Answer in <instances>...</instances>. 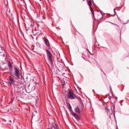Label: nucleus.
<instances>
[{"mask_svg":"<svg viewBox=\"0 0 129 129\" xmlns=\"http://www.w3.org/2000/svg\"><path fill=\"white\" fill-rule=\"evenodd\" d=\"M55 129H59V126H57V124H55Z\"/></svg>","mask_w":129,"mask_h":129,"instance_id":"obj_14","label":"nucleus"},{"mask_svg":"<svg viewBox=\"0 0 129 129\" xmlns=\"http://www.w3.org/2000/svg\"><path fill=\"white\" fill-rule=\"evenodd\" d=\"M88 6H89V7H91V6L92 5V3H91V1H89L88 2Z\"/></svg>","mask_w":129,"mask_h":129,"instance_id":"obj_9","label":"nucleus"},{"mask_svg":"<svg viewBox=\"0 0 129 129\" xmlns=\"http://www.w3.org/2000/svg\"><path fill=\"white\" fill-rule=\"evenodd\" d=\"M105 110H106V111L107 112H108V113H109L110 111H109V109H108V108L105 107Z\"/></svg>","mask_w":129,"mask_h":129,"instance_id":"obj_10","label":"nucleus"},{"mask_svg":"<svg viewBox=\"0 0 129 129\" xmlns=\"http://www.w3.org/2000/svg\"><path fill=\"white\" fill-rule=\"evenodd\" d=\"M68 105L69 106L70 109H72V107H71V105H70V104H69Z\"/></svg>","mask_w":129,"mask_h":129,"instance_id":"obj_13","label":"nucleus"},{"mask_svg":"<svg viewBox=\"0 0 129 129\" xmlns=\"http://www.w3.org/2000/svg\"><path fill=\"white\" fill-rule=\"evenodd\" d=\"M44 42L47 47H49L50 46V44L49 43V41L48 40V39H47V38H45L44 39Z\"/></svg>","mask_w":129,"mask_h":129,"instance_id":"obj_5","label":"nucleus"},{"mask_svg":"<svg viewBox=\"0 0 129 129\" xmlns=\"http://www.w3.org/2000/svg\"><path fill=\"white\" fill-rule=\"evenodd\" d=\"M90 10H91V13H92V15H93V16H94V12L93 11V9H92V8L91 7V6L90 7Z\"/></svg>","mask_w":129,"mask_h":129,"instance_id":"obj_8","label":"nucleus"},{"mask_svg":"<svg viewBox=\"0 0 129 129\" xmlns=\"http://www.w3.org/2000/svg\"><path fill=\"white\" fill-rule=\"evenodd\" d=\"M114 25H115V26H117V27H118V26L116 24H114Z\"/></svg>","mask_w":129,"mask_h":129,"instance_id":"obj_20","label":"nucleus"},{"mask_svg":"<svg viewBox=\"0 0 129 129\" xmlns=\"http://www.w3.org/2000/svg\"><path fill=\"white\" fill-rule=\"evenodd\" d=\"M12 64L10 63V62H9V68H12Z\"/></svg>","mask_w":129,"mask_h":129,"instance_id":"obj_15","label":"nucleus"},{"mask_svg":"<svg viewBox=\"0 0 129 129\" xmlns=\"http://www.w3.org/2000/svg\"><path fill=\"white\" fill-rule=\"evenodd\" d=\"M113 111H114V109L115 108V107L114 106H113Z\"/></svg>","mask_w":129,"mask_h":129,"instance_id":"obj_17","label":"nucleus"},{"mask_svg":"<svg viewBox=\"0 0 129 129\" xmlns=\"http://www.w3.org/2000/svg\"><path fill=\"white\" fill-rule=\"evenodd\" d=\"M99 16H101V17H102V15H101V14H100Z\"/></svg>","mask_w":129,"mask_h":129,"instance_id":"obj_19","label":"nucleus"},{"mask_svg":"<svg viewBox=\"0 0 129 129\" xmlns=\"http://www.w3.org/2000/svg\"><path fill=\"white\" fill-rule=\"evenodd\" d=\"M48 129H50V128H48Z\"/></svg>","mask_w":129,"mask_h":129,"instance_id":"obj_21","label":"nucleus"},{"mask_svg":"<svg viewBox=\"0 0 129 129\" xmlns=\"http://www.w3.org/2000/svg\"><path fill=\"white\" fill-rule=\"evenodd\" d=\"M31 28H33V27H34V23L31 22Z\"/></svg>","mask_w":129,"mask_h":129,"instance_id":"obj_12","label":"nucleus"},{"mask_svg":"<svg viewBox=\"0 0 129 129\" xmlns=\"http://www.w3.org/2000/svg\"><path fill=\"white\" fill-rule=\"evenodd\" d=\"M3 57H6V54H5V53L3 54Z\"/></svg>","mask_w":129,"mask_h":129,"instance_id":"obj_18","label":"nucleus"},{"mask_svg":"<svg viewBox=\"0 0 129 129\" xmlns=\"http://www.w3.org/2000/svg\"><path fill=\"white\" fill-rule=\"evenodd\" d=\"M72 114L73 116H74V117H75V118H76V119H77L78 120L80 119V118H79V116L77 115V114H75V113L73 112Z\"/></svg>","mask_w":129,"mask_h":129,"instance_id":"obj_6","label":"nucleus"},{"mask_svg":"<svg viewBox=\"0 0 129 129\" xmlns=\"http://www.w3.org/2000/svg\"><path fill=\"white\" fill-rule=\"evenodd\" d=\"M61 84L62 85H65V80H63L62 81H61Z\"/></svg>","mask_w":129,"mask_h":129,"instance_id":"obj_11","label":"nucleus"},{"mask_svg":"<svg viewBox=\"0 0 129 129\" xmlns=\"http://www.w3.org/2000/svg\"><path fill=\"white\" fill-rule=\"evenodd\" d=\"M75 111L77 112L78 113H80V109H79V107H77L75 108Z\"/></svg>","mask_w":129,"mask_h":129,"instance_id":"obj_7","label":"nucleus"},{"mask_svg":"<svg viewBox=\"0 0 129 129\" xmlns=\"http://www.w3.org/2000/svg\"><path fill=\"white\" fill-rule=\"evenodd\" d=\"M68 98L70 99H75L76 98V96L74 95V92L72 90L69 91Z\"/></svg>","mask_w":129,"mask_h":129,"instance_id":"obj_2","label":"nucleus"},{"mask_svg":"<svg viewBox=\"0 0 129 129\" xmlns=\"http://www.w3.org/2000/svg\"><path fill=\"white\" fill-rule=\"evenodd\" d=\"M114 119H115V120H116V118H115V113H114Z\"/></svg>","mask_w":129,"mask_h":129,"instance_id":"obj_16","label":"nucleus"},{"mask_svg":"<svg viewBox=\"0 0 129 129\" xmlns=\"http://www.w3.org/2000/svg\"><path fill=\"white\" fill-rule=\"evenodd\" d=\"M15 71L14 73V76H16V77L19 78L20 77V74L19 73V70H18V69H16V68H15Z\"/></svg>","mask_w":129,"mask_h":129,"instance_id":"obj_4","label":"nucleus"},{"mask_svg":"<svg viewBox=\"0 0 129 129\" xmlns=\"http://www.w3.org/2000/svg\"><path fill=\"white\" fill-rule=\"evenodd\" d=\"M8 83L10 85H14V84H15V80H14V78H12V77H10Z\"/></svg>","mask_w":129,"mask_h":129,"instance_id":"obj_3","label":"nucleus"},{"mask_svg":"<svg viewBox=\"0 0 129 129\" xmlns=\"http://www.w3.org/2000/svg\"><path fill=\"white\" fill-rule=\"evenodd\" d=\"M46 53H47L48 60L49 62V64L51 65V66H53V60H52V58H53V55H52V53H51V52H50V51L48 50H46Z\"/></svg>","mask_w":129,"mask_h":129,"instance_id":"obj_1","label":"nucleus"}]
</instances>
